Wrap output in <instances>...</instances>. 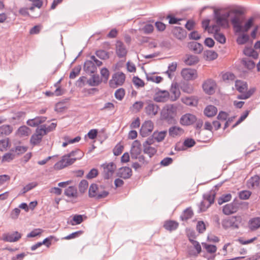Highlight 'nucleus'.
<instances>
[{
    "mask_svg": "<svg viewBox=\"0 0 260 260\" xmlns=\"http://www.w3.org/2000/svg\"><path fill=\"white\" fill-rule=\"evenodd\" d=\"M176 115L177 107L174 104H167L160 111V118L168 124H172L175 121Z\"/></svg>",
    "mask_w": 260,
    "mask_h": 260,
    "instance_id": "obj_1",
    "label": "nucleus"
},
{
    "mask_svg": "<svg viewBox=\"0 0 260 260\" xmlns=\"http://www.w3.org/2000/svg\"><path fill=\"white\" fill-rule=\"evenodd\" d=\"M242 221L241 217L238 216H233L223 219L221 221L222 228L225 229H238Z\"/></svg>",
    "mask_w": 260,
    "mask_h": 260,
    "instance_id": "obj_2",
    "label": "nucleus"
},
{
    "mask_svg": "<svg viewBox=\"0 0 260 260\" xmlns=\"http://www.w3.org/2000/svg\"><path fill=\"white\" fill-rule=\"evenodd\" d=\"M109 193V192L106 190L100 191V188L95 183L91 184L88 190L89 197L90 198H95L97 200L106 198Z\"/></svg>",
    "mask_w": 260,
    "mask_h": 260,
    "instance_id": "obj_3",
    "label": "nucleus"
},
{
    "mask_svg": "<svg viewBox=\"0 0 260 260\" xmlns=\"http://www.w3.org/2000/svg\"><path fill=\"white\" fill-rule=\"evenodd\" d=\"M83 156L84 153L79 149L66 154V167L73 164L77 160L81 159Z\"/></svg>",
    "mask_w": 260,
    "mask_h": 260,
    "instance_id": "obj_4",
    "label": "nucleus"
},
{
    "mask_svg": "<svg viewBox=\"0 0 260 260\" xmlns=\"http://www.w3.org/2000/svg\"><path fill=\"white\" fill-rule=\"evenodd\" d=\"M125 80V74L122 72H118L112 75V78L109 81V85L112 88H116L121 86Z\"/></svg>",
    "mask_w": 260,
    "mask_h": 260,
    "instance_id": "obj_5",
    "label": "nucleus"
},
{
    "mask_svg": "<svg viewBox=\"0 0 260 260\" xmlns=\"http://www.w3.org/2000/svg\"><path fill=\"white\" fill-rule=\"evenodd\" d=\"M241 204L235 199L230 203L227 204L223 207L222 212L224 214L229 215L236 213Z\"/></svg>",
    "mask_w": 260,
    "mask_h": 260,
    "instance_id": "obj_6",
    "label": "nucleus"
},
{
    "mask_svg": "<svg viewBox=\"0 0 260 260\" xmlns=\"http://www.w3.org/2000/svg\"><path fill=\"white\" fill-rule=\"evenodd\" d=\"M214 15L217 25L220 26H225L228 25V18L230 15L229 13L226 12L221 14L219 11L215 10Z\"/></svg>",
    "mask_w": 260,
    "mask_h": 260,
    "instance_id": "obj_7",
    "label": "nucleus"
},
{
    "mask_svg": "<svg viewBox=\"0 0 260 260\" xmlns=\"http://www.w3.org/2000/svg\"><path fill=\"white\" fill-rule=\"evenodd\" d=\"M147 106L145 108V112L147 115L150 117L155 116L159 110V106L154 104L152 101H146Z\"/></svg>",
    "mask_w": 260,
    "mask_h": 260,
    "instance_id": "obj_8",
    "label": "nucleus"
},
{
    "mask_svg": "<svg viewBox=\"0 0 260 260\" xmlns=\"http://www.w3.org/2000/svg\"><path fill=\"white\" fill-rule=\"evenodd\" d=\"M104 169L103 177L105 179H108L112 176L116 169V165L113 162L104 164L102 165Z\"/></svg>",
    "mask_w": 260,
    "mask_h": 260,
    "instance_id": "obj_9",
    "label": "nucleus"
},
{
    "mask_svg": "<svg viewBox=\"0 0 260 260\" xmlns=\"http://www.w3.org/2000/svg\"><path fill=\"white\" fill-rule=\"evenodd\" d=\"M22 235L17 231L12 233H5L2 236V239L5 242H14L18 241L21 238Z\"/></svg>",
    "mask_w": 260,
    "mask_h": 260,
    "instance_id": "obj_10",
    "label": "nucleus"
},
{
    "mask_svg": "<svg viewBox=\"0 0 260 260\" xmlns=\"http://www.w3.org/2000/svg\"><path fill=\"white\" fill-rule=\"evenodd\" d=\"M170 98V93L166 90H159L153 97V100L156 102H166Z\"/></svg>",
    "mask_w": 260,
    "mask_h": 260,
    "instance_id": "obj_11",
    "label": "nucleus"
},
{
    "mask_svg": "<svg viewBox=\"0 0 260 260\" xmlns=\"http://www.w3.org/2000/svg\"><path fill=\"white\" fill-rule=\"evenodd\" d=\"M181 74L182 77L186 80L195 79L198 77L197 70L189 68L182 69Z\"/></svg>",
    "mask_w": 260,
    "mask_h": 260,
    "instance_id": "obj_12",
    "label": "nucleus"
},
{
    "mask_svg": "<svg viewBox=\"0 0 260 260\" xmlns=\"http://www.w3.org/2000/svg\"><path fill=\"white\" fill-rule=\"evenodd\" d=\"M154 124L152 121H146L143 123L140 129V133L143 137L149 135L153 129Z\"/></svg>",
    "mask_w": 260,
    "mask_h": 260,
    "instance_id": "obj_13",
    "label": "nucleus"
},
{
    "mask_svg": "<svg viewBox=\"0 0 260 260\" xmlns=\"http://www.w3.org/2000/svg\"><path fill=\"white\" fill-rule=\"evenodd\" d=\"M142 151L141 145L138 140H135L132 144L131 150V155L132 159H137V156L141 154Z\"/></svg>",
    "mask_w": 260,
    "mask_h": 260,
    "instance_id": "obj_14",
    "label": "nucleus"
},
{
    "mask_svg": "<svg viewBox=\"0 0 260 260\" xmlns=\"http://www.w3.org/2000/svg\"><path fill=\"white\" fill-rule=\"evenodd\" d=\"M196 120L197 118L195 115L187 113L181 116L180 122L183 125H189L194 123Z\"/></svg>",
    "mask_w": 260,
    "mask_h": 260,
    "instance_id": "obj_15",
    "label": "nucleus"
},
{
    "mask_svg": "<svg viewBox=\"0 0 260 260\" xmlns=\"http://www.w3.org/2000/svg\"><path fill=\"white\" fill-rule=\"evenodd\" d=\"M215 82L212 79H208L205 81L202 85L204 91L208 94H212L214 93Z\"/></svg>",
    "mask_w": 260,
    "mask_h": 260,
    "instance_id": "obj_16",
    "label": "nucleus"
},
{
    "mask_svg": "<svg viewBox=\"0 0 260 260\" xmlns=\"http://www.w3.org/2000/svg\"><path fill=\"white\" fill-rule=\"evenodd\" d=\"M62 78L59 80L56 83L54 84V86L56 88L54 91L48 90L45 92V94L47 96H52L53 95L59 96L63 94V90L60 86V82Z\"/></svg>",
    "mask_w": 260,
    "mask_h": 260,
    "instance_id": "obj_17",
    "label": "nucleus"
},
{
    "mask_svg": "<svg viewBox=\"0 0 260 260\" xmlns=\"http://www.w3.org/2000/svg\"><path fill=\"white\" fill-rule=\"evenodd\" d=\"M172 33L175 38L180 40L185 39L187 35L186 31L180 26H175L172 30Z\"/></svg>",
    "mask_w": 260,
    "mask_h": 260,
    "instance_id": "obj_18",
    "label": "nucleus"
},
{
    "mask_svg": "<svg viewBox=\"0 0 260 260\" xmlns=\"http://www.w3.org/2000/svg\"><path fill=\"white\" fill-rule=\"evenodd\" d=\"M117 175L124 179H128L132 175V169L127 167H121L119 169Z\"/></svg>",
    "mask_w": 260,
    "mask_h": 260,
    "instance_id": "obj_19",
    "label": "nucleus"
},
{
    "mask_svg": "<svg viewBox=\"0 0 260 260\" xmlns=\"http://www.w3.org/2000/svg\"><path fill=\"white\" fill-rule=\"evenodd\" d=\"M83 68L86 73L88 74H94L97 70V67L94 63L88 60L85 61Z\"/></svg>",
    "mask_w": 260,
    "mask_h": 260,
    "instance_id": "obj_20",
    "label": "nucleus"
},
{
    "mask_svg": "<svg viewBox=\"0 0 260 260\" xmlns=\"http://www.w3.org/2000/svg\"><path fill=\"white\" fill-rule=\"evenodd\" d=\"M116 52L119 58L124 57L127 54V50L121 42H117Z\"/></svg>",
    "mask_w": 260,
    "mask_h": 260,
    "instance_id": "obj_21",
    "label": "nucleus"
},
{
    "mask_svg": "<svg viewBox=\"0 0 260 260\" xmlns=\"http://www.w3.org/2000/svg\"><path fill=\"white\" fill-rule=\"evenodd\" d=\"M102 82L98 74H93L92 77L87 80V83L91 86H97Z\"/></svg>",
    "mask_w": 260,
    "mask_h": 260,
    "instance_id": "obj_22",
    "label": "nucleus"
},
{
    "mask_svg": "<svg viewBox=\"0 0 260 260\" xmlns=\"http://www.w3.org/2000/svg\"><path fill=\"white\" fill-rule=\"evenodd\" d=\"M179 226L178 222L169 220H167L165 222L164 227L165 229L169 231H173L176 230Z\"/></svg>",
    "mask_w": 260,
    "mask_h": 260,
    "instance_id": "obj_23",
    "label": "nucleus"
},
{
    "mask_svg": "<svg viewBox=\"0 0 260 260\" xmlns=\"http://www.w3.org/2000/svg\"><path fill=\"white\" fill-rule=\"evenodd\" d=\"M184 133V130L178 126H173L169 128V134L171 137H175L177 136H181Z\"/></svg>",
    "mask_w": 260,
    "mask_h": 260,
    "instance_id": "obj_24",
    "label": "nucleus"
},
{
    "mask_svg": "<svg viewBox=\"0 0 260 260\" xmlns=\"http://www.w3.org/2000/svg\"><path fill=\"white\" fill-rule=\"evenodd\" d=\"M217 112V108L213 105H208L204 110V114L208 117L214 116L216 114Z\"/></svg>",
    "mask_w": 260,
    "mask_h": 260,
    "instance_id": "obj_25",
    "label": "nucleus"
},
{
    "mask_svg": "<svg viewBox=\"0 0 260 260\" xmlns=\"http://www.w3.org/2000/svg\"><path fill=\"white\" fill-rule=\"evenodd\" d=\"M188 46L190 49L197 54L201 53L203 49V45L201 43L196 42L190 43Z\"/></svg>",
    "mask_w": 260,
    "mask_h": 260,
    "instance_id": "obj_26",
    "label": "nucleus"
},
{
    "mask_svg": "<svg viewBox=\"0 0 260 260\" xmlns=\"http://www.w3.org/2000/svg\"><path fill=\"white\" fill-rule=\"evenodd\" d=\"M28 149L27 146H16L10 149V151L15 153L16 157L24 153Z\"/></svg>",
    "mask_w": 260,
    "mask_h": 260,
    "instance_id": "obj_27",
    "label": "nucleus"
},
{
    "mask_svg": "<svg viewBox=\"0 0 260 260\" xmlns=\"http://www.w3.org/2000/svg\"><path fill=\"white\" fill-rule=\"evenodd\" d=\"M199 61V57L193 55H186V57L184 60V63L188 66L194 65Z\"/></svg>",
    "mask_w": 260,
    "mask_h": 260,
    "instance_id": "obj_28",
    "label": "nucleus"
},
{
    "mask_svg": "<svg viewBox=\"0 0 260 260\" xmlns=\"http://www.w3.org/2000/svg\"><path fill=\"white\" fill-rule=\"evenodd\" d=\"M236 89L240 93H243L247 89L246 82L240 80L235 81Z\"/></svg>",
    "mask_w": 260,
    "mask_h": 260,
    "instance_id": "obj_29",
    "label": "nucleus"
},
{
    "mask_svg": "<svg viewBox=\"0 0 260 260\" xmlns=\"http://www.w3.org/2000/svg\"><path fill=\"white\" fill-rule=\"evenodd\" d=\"M13 131V127L8 124H4L0 126V137L9 135Z\"/></svg>",
    "mask_w": 260,
    "mask_h": 260,
    "instance_id": "obj_30",
    "label": "nucleus"
},
{
    "mask_svg": "<svg viewBox=\"0 0 260 260\" xmlns=\"http://www.w3.org/2000/svg\"><path fill=\"white\" fill-rule=\"evenodd\" d=\"M170 92L171 95L170 96V100L173 102L176 101L180 95V90L176 86L175 87H173V86H172L170 89Z\"/></svg>",
    "mask_w": 260,
    "mask_h": 260,
    "instance_id": "obj_31",
    "label": "nucleus"
},
{
    "mask_svg": "<svg viewBox=\"0 0 260 260\" xmlns=\"http://www.w3.org/2000/svg\"><path fill=\"white\" fill-rule=\"evenodd\" d=\"M83 221L82 215L75 214L71 220H68L67 223L72 225H75L80 224Z\"/></svg>",
    "mask_w": 260,
    "mask_h": 260,
    "instance_id": "obj_32",
    "label": "nucleus"
},
{
    "mask_svg": "<svg viewBox=\"0 0 260 260\" xmlns=\"http://www.w3.org/2000/svg\"><path fill=\"white\" fill-rule=\"evenodd\" d=\"M181 101L182 103L188 106H196L198 103V100L192 96L182 98Z\"/></svg>",
    "mask_w": 260,
    "mask_h": 260,
    "instance_id": "obj_33",
    "label": "nucleus"
},
{
    "mask_svg": "<svg viewBox=\"0 0 260 260\" xmlns=\"http://www.w3.org/2000/svg\"><path fill=\"white\" fill-rule=\"evenodd\" d=\"M250 229L252 230H256L260 227V217H255L251 219L249 222Z\"/></svg>",
    "mask_w": 260,
    "mask_h": 260,
    "instance_id": "obj_34",
    "label": "nucleus"
},
{
    "mask_svg": "<svg viewBox=\"0 0 260 260\" xmlns=\"http://www.w3.org/2000/svg\"><path fill=\"white\" fill-rule=\"evenodd\" d=\"M193 215L192 210L190 207L186 208L180 216V218L182 221H186L191 218Z\"/></svg>",
    "mask_w": 260,
    "mask_h": 260,
    "instance_id": "obj_35",
    "label": "nucleus"
},
{
    "mask_svg": "<svg viewBox=\"0 0 260 260\" xmlns=\"http://www.w3.org/2000/svg\"><path fill=\"white\" fill-rule=\"evenodd\" d=\"M231 22L237 32H241L242 25L240 19L237 16H234L231 19Z\"/></svg>",
    "mask_w": 260,
    "mask_h": 260,
    "instance_id": "obj_36",
    "label": "nucleus"
},
{
    "mask_svg": "<svg viewBox=\"0 0 260 260\" xmlns=\"http://www.w3.org/2000/svg\"><path fill=\"white\" fill-rule=\"evenodd\" d=\"M243 53L249 57H252L254 59H257L258 56L257 52L253 49L250 47H245L243 50Z\"/></svg>",
    "mask_w": 260,
    "mask_h": 260,
    "instance_id": "obj_37",
    "label": "nucleus"
},
{
    "mask_svg": "<svg viewBox=\"0 0 260 260\" xmlns=\"http://www.w3.org/2000/svg\"><path fill=\"white\" fill-rule=\"evenodd\" d=\"M216 192L214 191L211 190L209 192L204 194V199L208 202V206H210L214 203Z\"/></svg>",
    "mask_w": 260,
    "mask_h": 260,
    "instance_id": "obj_38",
    "label": "nucleus"
},
{
    "mask_svg": "<svg viewBox=\"0 0 260 260\" xmlns=\"http://www.w3.org/2000/svg\"><path fill=\"white\" fill-rule=\"evenodd\" d=\"M143 152L145 154L149 155L151 158L157 152V149L151 146H143Z\"/></svg>",
    "mask_w": 260,
    "mask_h": 260,
    "instance_id": "obj_39",
    "label": "nucleus"
},
{
    "mask_svg": "<svg viewBox=\"0 0 260 260\" xmlns=\"http://www.w3.org/2000/svg\"><path fill=\"white\" fill-rule=\"evenodd\" d=\"M241 62L244 67L248 70H252L255 67L254 62L248 58H243Z\"/></svg>",
    "mask_w": 260,
    "mask_h": 260,
    "instance_id": "obj_40",
    "label": "nucleus"
},
{
    "mask_svg": "<svg viewBox=\"0 0 260 260\" xmlns=\"http://www.w3.org/2000/svg\"><path fill=\"white\" fill-rule=\"evenodd\" d=\"M16 157V155L15 153L11 152L10 151L9 152L6 153L3 156L2 158V162H10L12 161Z\"/></svg>",
    "mask_w": 260,
    "mask_h": 260,
    "instance_id": "obj_41",
    "label": "nucleus"
},
{
    "mask_svg": "<svg viewBox=\"0 0 260 260\" xmlns=\"http://www.w3.org/2000/svg\"><path fill=\"white\" fill-rule=\"evenodd\" d=\"M167 134V131H161L160 132H154L152 135V137L157 142H161L162 141Z\"/></svg>",
    "mask_w": 260,
    "mask_h": 260,
    "instance_id": "obj_42",
    "label": "nucleus"
},
{
    "mask_svg": "<svg viewBox=\"0 0 260 260\" xmlns=\"http://www.w3.org/2000/svg\"><path fill=\"white\" fill-rule=\"evenodd\" d=\"M204 56L207 59L210 60H213L216 59L218 57L217 53L212 50H207L204 53Z\"/></svg>",
    "mask_w": 260,
    "mask_h": 260,
    "instance_id": "obj_43",
    "label": "nucleus"
},
{
    "mask_svg": "<svg viewBox=\"0 0 260 260\" xmlns=\"http://www.w3.org/2000/svg\"><path fill=\"white\" fill-rule=\"evenodd\" d=\"M66 196L76 198L77 197V189L74 186H69L66 188Z\"/></svg>",
    "mask_w": 260,
    "mask_h": 260,
    "instance_id": "obj_44",
    "label": "nucleus"
},
{
    "mask_svg": "<svg viewBox=\"0 0 260 260\" xmlns=\"http://www.w3.org/2000/svg\"><path fill=\"white\" fill-rule=\"evenodd\" d=\"M55 111L57 113H62L65 111V100H63L55 104Z\"/></svg>",
    "mask_w": 260,
    "mask_h": 260,
    "instance_id": "obj_45",
    "label": "nucleus"
},
{
    "mask_svg": "<svg viewBox=\"0 0 260 260\" xmlns=\"http://www.w3.org/2000/svg\"><path fill=\"white\" fill-rule=\"evenodd\" d=\"M232 199V194L231 193L223 194L218 199V204L219 205L224 203L229 202Z\"/></svg>",
    "mask_w": 260,
    "mask_h": 260,
    "instance_id": "obj_46",
    "label": "nucleus"
},
{
    "mask_svg": "<svg viewBox=\"0 0 260 260\" xmlns=\"http://www.w3.org/2000/svg\"><path fill=\"white\" fill-rule=\"evenodd\" d=\"M254 19L250 17L245 23L244 26H242L241 32H247L253 25Z\"/></svg>",
    "mask_w": 260,
    "mask_h": 260,
    "instance_id": "obj_47",
    "label": "nucleus"
},
{
    "mask_svg": "<svg viewBox=\"0 0 260 260\" xmlns=\"http://www.w3.org/2000/svg\"><path fill=\"white\" fill-rule=\"evenodd\" d=\"M101 77L104 83H107L109 77V71L106 68H103L100 72Z\"/></svg>",
    "mask_w": 260,
    "mask_h": 260,
    "instance_id": "obj_48",
    "label": "nucleus"
},
{
    "mask_svg": "<svg viewBox=\"0 0 260 260\" xmlns=\"http://www.w3.org/2000/svg\"><path fill=\"white\" fill-rule=\"evenodd\" d=\"M42 137H41V134H36L33 135L30 138V142L34 145L39 144L42 141Z\"/></svg>",
    "mask_w": 260,
    "mask_h": 260,
    "instance_id": "obj_49",
    "label": "nucleus"
},
{
    "mask_svg": "<svg viewBox=\"0 0 260 260\" xmlns=\"http://www.w3.org/2000/svg\"><path fill=\"white\" fill-rule=\"evenodd\" d=\"M96 55L101 59H107L109 58L108 53L104 50H99L95 52Z\"/></svg>",
    "mask_w": 260,
    "mask_h": 260,
    "instance_id": "obj_50",
    "label": "nucleus"
},
{
    "mask_svg": "<svg viewBox=\"0 0 260 260\" xmlns=\"http://www.w3.org/2000/svg\"><path fill=\"white\" fill-rule=\"evenodd\" d=\"M125 90L123 88H120L116 90L114 95L116 99L121 101L125 95Z\"/></svg>",
    "mask_w": 260,
    "mask_h": 260,
    "instance_id": "obj_51",
    "label": "nucleus"
},
{
    "mask_svg": "<svg viewBox=\"0 0 260 260\" xmlns=\"http://www.w3.org/2000/svg\"><path fill=\"white\" fill-rule=\"evenodd\" d=\"M88 186V182L86 180H82L80 181L79 185V190L81 193H84Z\"/></svg>",
    "mask_w": 260,
    "mask_h": 260,
    "instance_id": "obj_52",
    "label": "nucleus"
},
{
    "mask_svg": "<svg viewBox=\"0 0 260 260\" xmlns=\"http://www.w3.org/2000/svg\"><path fill=\"white\" fill-rule=\"evenodd\" d=\"M9 144V139L7 138L0 140V151L6 150Z\"/></svg>",
    "mask_w": 260,
    "mask_h": 260,
    "instance_id": "obj_53",
    "label": "nucleus"
},
{
    "mask_svg": "<svg viewBox=\"0 0 260 260\" xmlns=\"http://www.w3.org/2000/svg\"><path fill=\"white\" fill-rule=\"evenodd\" d=\"M29 128L26 126H21L18 129V134L20 136H26L28 135Z\"/></svg>",
    "mask_w": 260,
    "mask_h": 260,
    "instance_id": "obj_54",
    "label": "nucleus"
},
{
    "mask_svg": "<svg viewBox=\"0 0 260 260\" xmlns=\"http://www.w3.org/2000/svg\"><path fill=\"white\" fill-rule=\"evenodd\" d=\"M133 82L137 87H142L144 86V82L138 76H134L133 78Z\"/></svg>",
    "mask_w": 260,
    "mask_h": 260,
    "instance_id": "obj_55",
    "label": "nucleus"
},
{
    "mask_svg": "<svg viewBox=\"0 0 260 260\" xmlns=\"http://www.w3.org/2000/svg\"><path fill=\"white\" fill-rule=\"evenodd\" d=\"M41 121L38 117H36L33 119L28 120L26 123L29 126L35 127L40 124Z\"/></svg>",
    "mask_w": 260,
    "mask_h": 260,
    "instance_id": "obj_56",
    "label": "nucleus"
},
{
    "mask_svg": "<svg viewBox=\"0 0 260 260\" xmlns=\"http://www.w3.org/2000/svg\"><path fill=\"white\" fill-rule=\"evenodd\" d=\"M81 70V66L79 65L73 69L70 74V78L74 79L80 73Z\"/></svg>",
    "mask_w": 260,
    "mask_h": 260,
    "instance_id": "obj_57",
    "label": "nucleus"
},
{
    "mask_svg": "<svg viewBox=\"0 0 260 260\" xmlns=\"http://www.w3.org/2000/svg\"><path fill=\"white\" fill-rule=\"evenodd\" d=\"M214 38L218 42L221 44H224L225 43L226 39L224 35L221 33H215Z\"/></svg>",
    "mask_w": 260,
    "mask_h": 260,
    "instance_id": "obj_58",
    "label": "nucleus"
},
{
    "mask_svg": "<svg viewBox=\"0 0 260 260\" xmlns=\"http://www.w3.org/2000/svg\"><path fill=\"white\" fill-rule=\"evenodd\" d=\"M84 232L82 230L73 232L68 236H66V240H70L78 238L83 234Z\"/></svg>",
    "mask_w": 260,
    "mask_h": 260,
    "instance_id": "obj_59",
    "label": "nucleus"
},
{
    "mask_svg": "<svg viewBox=\"0 0 260 260\" xmlns=\"http://www.w3.org/2000/svg\"><path fill=\"white\" fill-rule=\"evenodd\" d=\"M166 18L167 19H169V23L171 24H180L179 23V21H181L182 20V19L181 18H176L173 15L170 14L167 16Z\"/></svg>",
    "mask_w": 260,
    "mask_h": 260,
    "instance_id": "obj_60",
    "label": "nucleus"
},
{
    "mask_svg": "<svg viewBox=\"0 0 260 260\" xmlns=\"http://www.w3.org/2000/svg\"><path fill=\"white\" fill-rule=\"evenodd\" d=\"M88 79L85 76L80 77L76 82V85L77 87H82L85 85L87 83Z\"/></svg>",
    "mask_w": 260,
    "mask_h": 260,
    "instance_id": "obj_61",
    "label": "nucleus"
},
{
    "mask_svg": "<svg viewBox=\"0 0 260 260\" xmlns=\"http://www.w3.org/2000/svg\"><path fill=\"white\" fill-rule=\"evenodd\" d=\"M251 192L248 190H242L239 192V197L241 200H247L248 199L250 195Z\"/></svg>",
    "mask_w": 260,
    "mask_h": 260,
    "instance_id": "obj_62",
    "label": "nucleus"
},
{
    "mask_svg": "<svg viewBox=\"0 0 260 260\" xmlns=\"http://www.w3.org/2000/svg\"><path fill=\"white\" fill-rule=\"evenodd\" d=\"M203 246L206 249L207 251L209 253H214L217 250V247L214 245H209L205 243L203 245Z\"/></svg>",
    "mask_w": 260,
    "mask_h": 260,
    "instance_id": "obj_63",
    "label": "nucleus"
},
{
    "mask_svg": "<svg viewBox=\"0 0 260 260\" xmlns=\"http://www.w3.org/2000/svg\"><path fill=\"white\" fill-rule=\"evenodd\" d=\"M154 29V27L151 24H146L142 28V30L145 34H149L151 33Z\"/></svg>",
    "mask_w": 260,
    "mask_h": 260,
    "instance_id": "obj_64",
    "label": "nucleus"
}]
</instances>
